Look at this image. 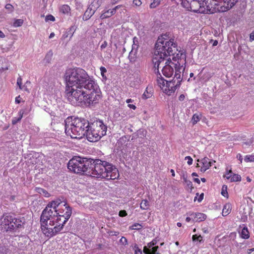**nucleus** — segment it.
Returning <instances> with one entry per match:
<instances>
[{"instance_id": "7c9ffc66", "label": "nucleus", "mask_w": 254, "mask_h": 254, "mask_svg": "<svg viewBox=\"0 0 254 254\" xmlns=\"http://www.w3.org/2000/svg\"><path fill=\"white\" fill-rule=\"evenodd\" d=\"M37 190H38L37 191L39 193L43 195L45 197H49L50 196L49 193L46 190H44L43 189L38 188Z\"/></svg>"}, {"instance_id": "4be33fe9", "label": "nucleus", "mask_w": 254, "mask_h": 254, "mask_svg": "<svg viewBox=\"0 0 254 254\" xmlns=\"http://www.w3.org/2000/svg\"><path fill=\"white\" fill-rule=\"evenodd\" d=\"M137 50L131 49L128 56V58L130 62H134L137 58Z\"/></svg>"}, {"instance_id": "774afa93", "label": "nucleus", "mask_w": 254, "mask_h": 254, "mask_svg": "<svg viewBox=\"0 0 254 254\" xmlns=\"http://www.w3.org/2000/svg\"><path fill=\"white\" fill-rule=\"evenodd\" d=\"M218 44V41L217 40L214 41L213 43V46H216Z\"/></svg>"}, {"instance_id": "c9c22d12", "label": "nucleus", "mask_w": 254, "mask_h": 254, "mask_svg": "<svg viewBox=\"0 0 254 254\" xmlns=\"http://www.w3.org/2000/svg\"><path fill=\"white\" fill-rule=\"evenodd\" d=\"M184 181L189 189H190L191 190H192V189H193L192 183L190 180H188L187 179H185Z\"/></svg>"}, {"instance_id": "ea45409f", "label": "nucleus", "mask_w": 254, "mask_h": 254, "mask_svg": "<svg viewBox=\"0 0 254 254\" xmlns=\"http://www.w3.org/2000/svg\"><path fill=\"white\" fill-rule=\"evenodd\" d=\"M150 249L148 246H144L143 250V253L145 254H151Z\"/></svg>"}, {"instance_id": "4468645a", "label": "nucleus", "mask_w": 254, "mask_h": 254, "mask_svg": "<svg viewBox=\"0 0 254 254\" xmlns=\"http://www.w3.org/2000/svg\"><path fill=\"white\" fill-rule=\"evenodd\" d=\"M22 78L19 76L17 78V85L18 86L20 89L22 90L23 91H27L29 92L30 88L31 85V82L30 81L27 80L23 85H22Z\"/></svg>"}, {"instance_id": "8fccbe9b", "label": "nucleus", "mask_w": 254, "mask_h": 254, "mask_svg": "<svg viewBox=\"0 0 254 254\" xmlns=\"http://www.w3.org/2000/svg\"><path fill=\"white\" fill-rule=\"evenodd\" d=\"M250 39L251 41L254 40V31H253L250 35Z\"/></svg>"}, {"instance_id": "dca6fc26", "label": "nucleus", "mask_w": 254, "mask_h": 254, "mask_svg": "<svg viewBox=\"0 0 254 254\" xmlns=\"http://www.w3.org/2000/svg\"><path fill=\"white\" fill-rule=\"evenodd\" d=\"M190 216H194L193 221L195 222H201L204 221L206 219V215L202 213H191Z\"/></svg>"}, {"instance_id": "5fc2aeb1", "label": "nucleus", "mask_w": 254, "mask_h": 254, "mask_svg": "<svg viewBox=\"0 0 254 254\" xmlns=\"http://www.w3.org/2000/svg\"><path fill=\"white\" fill-rule=\"evenodd\" d=\"M203 193H202L199 196V198L198 199V202H201L202 201V200L203 199Z\"/></svg>"}, {"instance_id": "f8f14e48", "label": "nucleus", "mask_w": 254, "mask_h": 254, "mask_svg": "<svg viewBox=\"0 0 254 254\" xmlns=\"http://www.w3.org/2000/svg\"><path fill=\"white\" fill-rule=\"evenodd\" d=\"M214 8L218 12H225L231 8L238 0H212Z\"/></svg>"}, {"instance_id": "09e8293b", "label": "nucleus", "mask_w": 254, "mask_h": 254, "mask_svg": "<svg viewBox=\"0 0 254 254\" xmlns=\"http://www.w3.org/2000/svg\"><path fill=\"white\" fill-rule=\"evenodd\" d=\"M135 254H142V251L138 247L135 250Z\"/></svg>"}, {"instance_id": "4c0bfd02", "label": "nucleus", "mask_w": 254, "mask_h": 254, "mask_svg": "<svg viewBox=\"0 0 254 254\" xmlns=\"http://www.w3.org/2000/svg\"><path fill=\"white\" fill-rule=\"evenodd\" d=\"M233 174V173H232L231 170H230L228 172L226 173V174L224 175V177L226 178L227 179L231 180Z\"/></svg>"}, {"instance_id": "0e129e2a", "label": "nucleus", "mask_w": 254, "mask_h": 254, "mask_svg": "<svg viewBox=\"0 0 254 254\" xmlns=\"http://www.w3.org/2000/svg\"><path fill=\"white\" fill-rule=\"evenodd\" d=\"M171 173H172V176H173V177H174V176H175V171H174V170L173 169H171Z\"/></svg>"}, {"instance_id": "864d4df0", "label": "nucleus", "mask_w": 254, "mask_h": 254, "mask_svg": "<svg viewBox=\"0 0 254 254\" xmlns=\"http://www.w3.org/2000/svg\"><path fill=\"white\" fill-rule=\"evenodd\" d=\"M128 107L133 110H135L136 108V106L133 104H128Z\"/></svg>"}, {"instance_id": "6ab92c4d", "label": "nucleus", "mask_w": 254, "mask_h": 254, "mask_svg": "<svg viewBox=\"0 0 254 254\" xmlns=\"http://www.w3.org/2000/svg\"><path fill=\"white\" fill-rule=\"evenodd\" d=\"M59 11L64 14H69L70 13L71 8L67 4L62 5L59 7Z\"/></svg>"}, {"instance_id": "680f3d73", "label": "nucleus", "mask_w": 254, "mask_h": 254, "mask_svg": "<svg viewBox=\"0 0 254 254\" xmlns=\"http://www.w3.org/2000/svg\"><path fill=\"white\" fill-rule=\"evenodd\" d=\"M54 36H55V34L54 32H52L50 34L49 38L51 39V38H53Z\"/></svg>"}, {"instance_id": "9b49d317", "label": "nucleus", "mask_w": 254, "mask_h": 254, "mask_svg": "<svg viewBox=\"0 0 254 254\" xmlns=\"http://www.w3.org/2000/svg\"><path fill=\"white\" fill-rule=\"evenodd\" d=\"M182 67L178 62L176 63L173 62L169 58L166 60L165 65L162 69L163 74L167 77H171L174 73L175 70V76L173 78L175 79H182L181 77V69Z\"/></svg>"}, {"instance_id": "aec40b11", "label": "nucleus", "mask_w": 254, "mask_h": 254, "mask_svg": "<svg viewBox=\"0 0 254 254\" xmlns=\"http://www.w3.org/2000/svg\"><path fill=\"white\" fill-rule=\"evenodd\" d=\"M232 207L231 205L229 203H226L223 208L222 210V215L224 216H227L230 213L231 211Z\"/></svg>"}, {"instance_id": "72a5a7b5", "label": "nucleus", "mask_w": 254, "mask_h": 254, "mask_svg": "<svg viewBox=\"0 0 254 254\" xmlns=\"http://www.w3.org/2000/svg\"><path fill=\"white\" fill-rule=\"evenodd\" d=\"M23 23L22 19H16L13 23V26L15 27H19L22 25Z\"/></svg>"}, {"instance_id": "2eb2a0df", "label": "nucleus", "mask_w": 254, "mask_h": 254, "mask_svg": "<svg viewBox=\"0 0 254 254\" xmlns=\"http://www.w3.org/2000/svg\"><path fill=\"white\" fill-rule=\"evenodd\" d=\"M122 5H118L115 6L114 8L111 10H107L105 11L104 12H103L100 15V18L102 19H105L107 18L110 17L112 15H114L116 13V11L117 9L121 7Z\"/></svg>"}, {"instance_id": "bf43d9fd", "label": "nucleus", "mask_w": 254, "mask_h": 254, "mask_svg": "<svg viewBox=\"0 0 254 254\" xmlns=\"http://www.w3.org/2000/svg\"><path fill=\"white\" fill-rule=\"evenodd\" d=\"M253 252H254V248L250 249L248 250V254H250Z\"/></svg>"}, {"instance_id": "603ef678", "label": "nucleus", "mask_w": 254, "mask_h": 254, "mask_svg": "<svg viewBox=\"0 0 254 254\" xmlns=\"http://www.w3.org/2000/svg\"><path fill=\"white\" fill-rule=\"evenodd\" d=\"M185 95L184 94H181L180 95V96L179 97V100L180 101H183L184 99H185Z\"/></svg>"}, {"instance_id": "0eeeda50", "label": "nucleus", "mask_w": 254, "mask_h": 254, "mask_svg": "<svg viewBox=\"0 0 254 254\" xmlns=\"http://www.w3.org/2000/svg\"><path fill=\"white\" fill-rule=\"evenodd\" d=\"M24 219L23 218L15 217L10 213H5L0 218V227L1 230L6 232H19L24 228Z\"/></svg>"}, {"instance_id": "a878e982", "label": "nucleus", "mask_w": 254, "mask_h": 254, "mask_svg": "<svg viewBox=\"0 0 254 254\" xmlns=\"http://www.w3.org/2000/svg\"><path fill=\"white\" fill-rule=\"evenodd\" d=\"M244 161L248 162H254V153L251 155H247L245 156Z\"/></svg>"}, {"instance_id": "a19ab883", "label": "nucleus", "mask_w": 254, "mask_h": 254, "mask_svg": "<svg viewBox=\"0 0 254 254\" xmlns=\"http://www.w3.org/2000/svg\"><path fill=\"white\" fill-rule=\"evenodd\" d=\"M45 20L46 21H54L55 20V18L52 15L49 14L46 16Z\"/></svg>"}, {"instance_id": "79ce46f5", "label": "nucleus", "mask_w": 254, "mask_h": 254, "mask_svg": "<svg viewBox=\"0 0 254 254\" xmlns=\"http://www.w3.org/2000/svg\"><path fill=\"white\" fill-rule=\"evenodd\" d=\"M185 159L186 160H187V163L188 165H190L192 164L193 160L190 156H186L185 157Z\"/></svg>"}, {"instance_id": "9d476101", "label": "nucleus", "mask_w": 254, "mask_h": 254, "mask_svg": "<svg viewBox=\"0 0 254 254\" xmlns=\"http://www.w3.org/2000/svg\"><path fill=\"white\" fill-rule=\"evenodd\" d=\"M182 79H175L173 78L172 80L168 81L163 77H158L157 79V85L159 86L162 91L168 95H171L174 93L177 88L181 85Z\"/></svg>"}, {"instance_id": "412c9836", "label": "nucleus", "mask_w": 254, "mask_h": 254, "mask_svg": "<svg viewBox=\"0 0 254 254\" xmlns=\"http://www.w3.org/2000/svg\"><path fill=\"white\" fill-rule=\"evenodd\" d=\"M241 237L244 239H248L250 237V233L248 228L245 226L240 233Z\"/></svg>"}, {"instance_id": "58836bf2", "label": "nucleus", "mask_w": 254, "mask_h": 254, "mask_svg": "<svg viewBox=\"0 0 254 254\" xmlns=\"http://www.w3.org/2000/svg\"><path fill=\"white\" fill-rule=\"evenodd\" d=\"M158 249V246H155L154 247L151 248V254H160L159 253L157 252Z\"/></svg>"}, {"instance_id": "e433bc0d", "label": "nucleus", "mask_w": 254, "mask_h": 254, "mask_svg": "<svg viewBox=\"0 0 254 254\" xmlns=\"http://www.w3.org/2000/svg\"><path fill=\"white\" fill-rule=\"evenodd\" d=\"M5 8L7 9L10 12H12L14 10V7L10 3H7L5 5Z\"/></svg>"}, {"instance_id": "a211bd4d", "label": "nucleus", "mask_w": 254, "mask_h": 254, "mask_svg": "<svg viewBox=\"0 0 254 254\" xmlns=\"http://www.w3.org/2000/svg\"><path fill=\"white\" fill-rule=\"evenodd\" d=\"M102 0H93L90 5V9L93 10V13L96 11L101 5Z\"/></svg>"}, {"instance_id": "473e14b6", "label": "nucleus", "mask_w": 254, "mask_h": 254, "mask_svg": "<svg viewBox=\"0 0 254 254\" xmlns=\"http://www.w3.org/2000/svg\"><path fill=\"white\" fill-rule=\"evenodd\" d=\"M162 0H153V2L150 4V7L151 8H154L158 6Z\"/></svg>"}, {"instance_id": "5701e85b", "label": "nucleus", "mask_w": 254, "mask_h": 254, "mask_svg": "<svg viewBox=\"0 0 254 254\" xmlns=\"http://www.w3.org/2000/svg\"><path fill=\"white\" fill-rule=\"evenodd\" d=\"M149 207V203L147 199L142 200L140 204V207L142 210H147Z\"/></svg>"}, {"instance_id": "f03ea898", "label": "nucleus", "mask_w": 254, "mask_h": 254, "mask_svg": "<svg viewBox=\"0 0 254 254\" xmlns=\"http://www.w3.org/2000/svg\"><path fill=\"white\" fill-rule=\"evenodd\" d=\"M67 168L74 173L108 180L118 179L120 176L118 170L115 166L101 159L93 160L74 156L69 161Z\"/></svg>"}, {"instance_id": "e2e57ef3", "label": "nucleus", "mask_w": 254, "mask_h": 254, "mask_svg": "<svg viewBox=\"0 0 254 254\" xmlns=\"http://www.w3.org/2000/svg\"><path fill=\"white\" fill-rule=\"evenodd\" d=\"M133 101V100L131 99H127V100H126V102L127 103H131Z\"/></svg>"}, {"instance_id": "338daca9", "label": "nucleus", "mask_w": 254, "mask_h": 254, "mask_svg": "<svg viewBox=\"0 0 254 254\" xmlns=\"http://www.w3.org/2000/svg\"><path fill=\"white\" fill-rule=\"evenodd\" d=\"M247 181L248 182H251L252 181V179L249 177H247Z\"/></svg>"}, {"instance_id": "ddd939ff", "label": "nucleus", "mask_w": 254, "mask_h": 254, "mask_svg": "<svg viewBox=\"0 0 254 254\" xmlns=\"http://www.w3.org/2000/svg\"><path fill=\"white\" fill-rule=\"evenodd\" d=\"M201 166L200 171L201 172H205L212 166V162L210 161L209 159L207 157H204L200 161Z\"/></svg>"}, {"instance_id": "49530a36", "label": "nucleus", "mask_w": 254, "mask_h": 254, "mask_svg": "<svg viewBox=\"0 0 254 254\" xmlns=\"http://www.w3.org/2000/svg\"><path fill=\"white\" fill-rule=\"evenodd\" d=\"M108 43L106 41H104L100 46L101 49L103 50L107 47Z\"/></svg>"}, {"instance_id": "f704fd0d", "label": "nucleus", "mask_w": 254, "mask_h": 254, "mask_svg": "<svg viewBox=\"0 0 254 254\" xmlns=\"http://www.w3.org/2000/svg\"><path fill=\"white\" fill-rule=\"evenodd\" d=\"M192 239L193 241H198L199 242H201L202 241V237L201 235L198 236L195 234L192 236Z\"/></svg>"}, {"instance_id": "69168bd1", "label": "nucleus", "mask_w": 254, "mask_h": 254, "mask_svg": "<svg viewBox=\"0 0 254 254\" xmlns=\"http://www.w3.org/2000/svg\"><path fill=\"white\" fill-rule=\"evenodd\" d=\"M191 220V218L190 217H187L186 219V221L187 222H190Z\"/></svg>"}, {"instance_id": "13d9d810", "label": "nucleus", "mask_w": 254, "mask_h": 254, "mask_svg": "<svg viewBox=\"0 0 254 254\" xmlns=\"http://www.w3.org/2000/svg\"><path fill=\"white\" fill-rule=\"evenodd\" d=\"M193 181L194 182L197 183V184H200V180L199 179L196 178H194L193 179Z\"/></svg>"}, {"instance_id": "6e6d98bb", "label": "nucleus", "mask_w": 254, "mask_h": 254, "mask_svg": "<svg viewBox=\"0 0 254 254\" xmlns=\"http://www.w3.org/2000/svg\"><path fill=\"white\" fill-rule=\"evenodd\" d=\"M237 157L238 158V159L240 161V162L242 163V161H243V157H242V155L240 154H239L238 155H237Z\"/></svg>"}, {"instance_id": "37998d69", "label": "nucleus", "mask_w": 254, "mask_h": 254, "mask_svg": "<svg viewBox=\"0 0 254 254\" xmlns=\"http://www.w3.org/2000/svg\"><path fill=\"white\" fill-rule=\"evenodd\" d=\"M156 244V241L153 240L151 242H150L148 244L147 246L149 248H151L152 247H154V246Z\"/></svg>"}, {"instance_id": "a18cd8bd", "label": "nucleus", "mask_w": 254, "mask_h": 254, "mask_svg": "<svg viewBox=\"0 0 254 254\" xmlns=\"http://www.w3.org/2000/svg\"><path fill=\"white\" fill-rule=\"evenodd\" d=\"M133 3L135 6H139L141 4L142 2L140 0H133Z\"/></svg>"}, {"instance_id": "c85d7f7f", "label": "nucleus", "mask_w": 254, "mask_h": 254, "mask_svg": "<svg viewBox=\"0 0 254 254\" xmlns=\"http://www.w3.org/2000/svg\"><path fill=\"white\" fill-rule=\"evenodd\" d=\"M142 227V226L138 223H135L132 224L131 226H129V229L130 230H139L141 229Z\"/></svg>"}, {"instance_id": "c756f323", "label": "nucleus", "mask_w": 254, "mask_h": 254, "mask_svg": "<svg viewBox=\"0 0 254 254\" xmlns=\"http://www.w3.org/2000/svg\"><path fill=\"white\" fill-rule=\"evenodd\" d=\"M133 44L132 46V49L137 50L139 47V42L138 39L136 37H134L133 39Z\"/></svg>"}, {"instance_id": "2f4dec72", "label": "nucleus", "mask_w": 254, "mask_h": 254, "mask_svg": "<svg viewBox=\"0 0 254 254\" xmlns=\"http://www.w3.org/2000/svg\"><path fill=\"white\" fill-rule=\"evenodd\" d=\"M221 194L225 197L228 198V193L227 192V186L223 185L222 188Z\"/></svg>"}, {"instance_id": "39448f33", "label": "nucleus", "mask_w": 254, "mask_h": 254, "mask_svg": "<svg viewBox=\"0 0 254 254\" xmlns=\"http://www.w3.org/2000/svg\"><path fill=\"white\" fill-rule=\"evenodd\" d=\"M89 128L88 120L84 118H74L70 122H66L65 132L72 138H81L85 135L87 137Z\"/></svg>"}, {"instance_id": "bb28decb", "label": "nucleus", "mask_w": 254, "mask_h": 254, "mask_svg": "<svg viewBox=\"0 0 254 254\" xmlns=\"http://www.w3.org/2000/svg\"><path fill=\"white\" fill-rule=\"evenodd\" d=\"M28 114V112L26 109H22L18 112V120H21L24 115H27Z\"/></svg>"}, {"instance_id": "b1692460", "label": "nucleus", "mask_w": 254, "mask_h": 254, "mask_svg": "<svg viewBox=\"0 0 254 254\" xmlns=\"http://www.w3.org/2000/svg\"><path fill=\"white\" fill-rule=\"evenodd\" d=\"M200 114H194L191 119V122L193 125H195L200 120Z\"/></svg>"}, {"instance_id": "1a4fd4ad", "label": "nucleus", "mask_w": 254, "mask_h": 254, "mask_svg": "<svg viewBox=\"0 0 254 254\" xmlns=\"http://www.w3.org/2000/svg\"><path fill=\"white\" fill-rule=\"evenodd\" d=\"M107 127L101 120H96L90 125L87 139L90 142H96L106 134Z\"/></svg>"}, {"instance_id": "3c124183", "label": "nucleus", "mask_w": 254, "mask_h": 254, "mask_svg": "<svg viewBox=\"0 0 254 254\" xmlns=\"http://www.w3.org/2000/svg\"><path fill=\"white\" fill-rule=\"evenodd\" d=\"M20 99V95H19L18 96L16 97L15 98V103H17V104H19L20 103V102H21Z\"/></svg>"}, {"instance_id": "f3484780", "label": "nucleus", "mask_w": 254, "mask_h": 254, "mask_svg": "<svg viewBox=\"0 0 254 254\" xmlns=\"http://www.w3.org/2000/svg\"><path fill=\"white\" fill-rule=\"evenodd\" d=\"M154 93V90L152 86H148L146 87L145 91L144 92L142 98L143 99H147L151 98Z\"/></svg>"}, {"instance_id": "c03bdc74", "label": "nucleus", "mask_w": 254, "mask_h": 254, "mask_svg": "<svg viewBox=\"0 0 254 254\" xmlns=\"http://www.w3.org/2000/svg\"><path fill=\"white\" fill-rule=\"evenodd\" d=\"M119 215L120 217H125L127 215V213L126 210H121L119 211Z\"/></svg>"}, {"instance_id": "20e7f679", "label": "nucleus", "mask_w": 254, "mask_h": 254, "mask_svg": "<svg viewBox=\"0 0 254 254\" xmlns=\"http://www.w3.org/2000/svg\"><path fill=\"white\" fill-rule=\"evenodd\" d=\"M155 48V54L156 57L153 59V62L155 71L157 70V72H159L160 65L166 58L168 56H173L172 59L174 60V56L178 51L177 45L174 42V39L165 41L158 39Z\"/></svg>"}, {"instance_id": "423d86ee", "label": "nucleus", "mask_w": 254, "mask_h": 254, "mask_svg": "<svg viewBox=\"0 0 254 254\" xmlns=\"http://www.w3.org/2000/svg\"><path fill=\"white\" fill-rule=\"evenodd\" d=\"M82 95L75 96L69 102L74 106H89L99 102L101 98V93L97 91V85L94 81L92 88L84 89Z\"/></svg>"}, {"instance_id": "f257e3e1", "label": "nucleus", "mask_w": 254, "mask_h": 254, "mask_svg": "<svg viewBox=\"0 0 254 254\" xmlns=\"http://www.w3.org/2000/svg\"><path fill=\"white\" fill-rule=\"evenodd\" d=\"M71 213V208L65 201L57 199L49 202L40 217L43 233L49 238L59 234L63 229Z\"/></svg>"}, {"instance_id": "4d7b16f0", "label": "nucleus", "mask_w": 254, "mask_h": 254, "mask_svg": "<svg viewBox=\"0 0 254 254\" xmlns=\"http://www.w3.org/2000/svg\"><path fill=\"white\" fill-rule=\"evenodd\" d=\"M5 37L4 34L0 30V38H3Z\"/></svg>"}, {"instance_id": "393cba45", "label": "nucleus", "mask_w": 254, "mask_h": 254, "mask_svg": "<svg viewBox=\"0 0 254 254\" xmlns=\"http://www.w3.org/2000/svg\"><path fill=\"white\" fill-rule=\"evenodd\" d=\"M241 181V177L240 175L236 174H233L230 181L231 182H240Z\"/></svg>"}, {"instance_id": "7ed1b4c3", "label": "nucleus", "mask_w": 254, "mask_h": 254, "mask_svg": "<svg viewBox=\"0 0 254 254\" xmlns=\"http://www.w3.org/2000/svg\"><path fill=\"white\" fill-rule=\"evenodd\" d=\"M66 82L65 94L70 102L75 96L82 95L84 89L92 88L94 80L83 69L76 67L67 69L64 74Z\"/></svg>"}, {"instance_id": "cd10ccee", "label": "nucleus", "mask_w": 254, "mask_h": 254, "mask_svg": "<svg viewBox=\"0 0 254 254\" xmlns=\"http://www.w3.org/2000/svg\"><path fill=\"white\" fill-rule=\"evenodd\" d=\"M100 70L101 71V74L103 79L105 81H106L107 79V77L105 75V73L107 72L106 68L104 66H101L100 68Z\"/></svg>"}, {"instance_id": "de8ad7c7", "label": "nucleus", "mask_w": 254, "mask_h": 254, "mask_svg": "<svg viewBox=\"0 0 254 254\" xmlns=\"http://www.w3.org/2000/svg\"><path fill=\"white\" fill-rule=\"evenodd\" d=\"M20 120H18V118L14 117L13 118L12 121V124L13 125L16 124L18 122L20 121Z\"/></svg>"}, {"instance_id": "6e6552de", "label": "nucleus", "mask_w": 254, "mask_h": 254, "mask_svg": "<svg viewBox=\"0 0 254 254\" xmlns=\"http://www.w3.org/2000/svg\"><path fill=\"white\" fill-rule=\"evenodd\" d=\"M182 6L186 9L194 12L203 13L205 12V6L207 9L214 8V4L212 0L208 2L206 0H181Z\"/></svg>"}, {"instance_id": "052dcab7", "label": "nucleus", "mask_w": 254, "mask_h": 254, "mask_svg": "<svg viewBox=\"0 0 254 254\" xmlns=\"http://www.w3.org/2000/svg\"><path fill=\"white\" fill-rule=\"evenodd\" d=\"M123 240H125V245L127 244V239H126L125 237H123L121 238V241H123Z\"/></svg>"}]
</instances>
